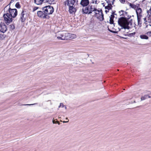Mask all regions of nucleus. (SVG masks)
<instances>
[{"label": "nucleus", "mask_w": 151, "mask_h": 151, "mask_svg": "<svg viewBox=\"0 0 151 151\" xmlns=\"http://www.w3.org/2000/svg\"><path fill=\"white\" fill-rule=\"evenodd\" d=\"M58 35L57 36V38L61 40L72 39L76 37V35L75 34L65 33L63 31L59 32Z\"/></svg>", "instance_id": "nucleus-2"}, {"label": "nucleus", "mask_w": 151, "mask_h": 151, "mask_svg": "<svg viewBox=\"0 0 151 151\" xmlns=\"http://www.w3.org/2000/svg\"><path fill=\"white\" fill-rule=\"evenodd\" d=\"M78 0H69L68 1V5L69 6V12L70 14L75 12L76 11L74 8L75 5L77 4Z\"/></svg>", "instance_id": "nucleus-3"}, {"label": "nucleus", "mask_w": 151, "mask_h": 151, "mask_svg": "<svg viewBox=\"0 0 151 151\" xmlns=\"http://www.w3.org/2000/svg\"><path fill=\"white\" fill-rule=\"evenodd\" d=\"M123 17L119 19L118 24L122 27L121 29H129L130 28L129 26L132 24V19L129 20L131 16H129L127 12L125 11Z\"/></svg>", "instance_id": "nucleus-1"}, {"label": "nucleus", "mask_w": 151, "mask_h": 151, "mask_svg": "<svg viewBox=\"0 0 151 151\" xmlns=\"http://www.w3.org/2000/svg\"><path fill=\"white\" fill-rule=\"evenodd\" d=\"M68 0V1H69V0Z\"/></svg>", "instance_id": "nucleus-47"}, {"label": "nucleus", "mask_w": 151, "mask_h": 151, "mask_svg": "<svg viewBox=\"0 0 151 151\" xmlns=\"http://www.w3.org/2000/svg\"><path fill=\"white\" fill-rule=\"evenodd\" d=\"M90 11H91V13H92L93 12H94L95 14H98V13H99V10H97L95 7L92 5H90Z\"/></svg>", "instance_id": "nucleus-14"}, {"label": "nucleus", "mask_w": 151, "mask_h": 151, "mask_svg": "<svg viewBox=\"0 0 151 151\" xmlns=\"http://www.w3.org/2000/svg\"><path fill=\"white\" fill-rule=\"evenodd\" d=\"M140 37L141 39H142L147 40L148 38V37L147 36L145 35H141Z\"/></svg>", "instance_id": "nucleus-20"}, {"label": "nucleus", "mask_w": 151, "mask_h": 151, "mask_svg": "<svg viewBox=\"0 0 151 151\" xmlns=\"http://www.w3.org/2000/svg\"><path fill=\"white\" fill-rule=\"evenodd\" d=\"M42 11H38L37 12V15L38 17L42 18H46L47 16V13L45 11L43 8H42Z\"/></svg>", "instance_id": "nucleus-7"}, {"label": "nucleus", "mask_w": 151, "mask_h": 151, "mask_svg": "<svg viewBox=\"0 0 151 151\" xmlns=\"http://www.w3.org/2000/svg\"><path fill=\"white\" fill-rule=\"evenodd\" d=\"M37 104V103H35L33 104H26L24 105H28V106H31V105H35Z\"/></svg>", "instance_id": "nucleus-37"}, {"label": "nucleus", "mask_w": 151, "mask_h": 151, "mask_svg": "<svg viewBox=\"0 0 151 151\" xmlns=\"http://www.w3.org/2000/svg\"><path fill=\"white\" fill-rule=\"evenodd\" d=\"M136 10L137 16H142V9L139 6L138 7Z\"/></svg>", "instance_id": "nucleus-15"}, {"label": "nucleus", "mask_w": 151, "mask_h": 151, "mask_svg": "<svg viewBox=\"0 0 151 151\" xmlns=\"http://www.w3.org/2000/svg\"><path fill=\"white\" fill-rule=\"evenodd\" d=\"M61 105H62V107H64L65 109H67L66 107L65 106H64L62 103H60V105L58 107L60 108L61 106Z\"/></svg>", "instance_id": "nucleus-31"}, {"label": "nucleus", "mask_w": 151, "mask_h": 151, "mask_svg": "<svg viewBox=\"0 0 151 151\" xmlns=\"http://www.w3.org/2000/svg\"><path fill=\"white\" fill-rule=\"evenodd\" d=\"M6 35H5L0 33V40L4 39Z\"/></svg>", "instance_id": "nucleus-21"}, {"label": "nucleus", "mask_w": 151, "mask_h": 151, "mask_svg": "<svg viewBox=\"0 0 151 151\" xmlns=\"http://www.w3.org/2000/svg\"><path fill=\"white\" fill-rule=\"evenodd\" d=\"M82 12L83 14H91V11L90 10V5L88 6L83 7L82 9Z\"/></svg>", "instance_id": "nucleus-10"}, {"label": "nucleus", "mask_w": 151, "mask_h": 151, "mask_svg": "<svg viewBox=\"0 0 151 151\" xmlns=\"http://www.w3.org/2000/svg\"><path fill=\"white\" fill-rule=\"evenodd\" d=\"M89 3V0H81L80 4L83 6L86 7L88 5Z\"/></svg>", "instance_id": "nucleus-12"}, {"label": "nucleus", "mask_w": 151, "mask_h": 151, "mask_svg": "<svg viewBox=\"0 0 151 151\" xmlns=\"http://www.w3.org/2000/svg\"><path fill=\"white\" fill-rule=\"evenodd\" d=\"M66 120H68V118H66Z\"/></svg>", "instance_id": "nucleus-45"}, {"label": "nucleus", "mask_w": 151, "mask_h": 151, "mask_svg": "<svg viewBox=\"0 0 151 151\" xmlns=\"http://www.w3.org/2000/svg\"><path fill=\"white\" fill-rule=\"evenodd\" d=\"M15 6L17 8H20V6L19 2H17L15 4Z\"/></svg>", "instance_id": "nucleus-26"}, {"label": "nucleus", "mask_w": 151, "mask_h": 151, "mask_svg": "<svg viewBox=\"0 0 151 151\" xmlns=\"http://www.w3.org/2000/svg\"><path fill=\"white\" fill-rule=\"evenodd\" d=\"M43 8L45 11L47 13V15L52 14L54 12V9L51 6H46Z\"/></svg>", "instance_id": "nucleus-5"}, {"label": "nucleus", "mask_w": 151, "mask_h": 151, "mask_svg": "<svg viewBox=\"0 0 151 151\" xmlns=\"http://www.w3.org/2000/svg\"><path fill=\"white\" fill-rule=\"evenodd\" d=\"M129 4L130 6L135 10H136L138 7L139 6V4H137L136 5H135L134 4H132L131 3H129Z\"/></svg>", "instance_id": "nucleus-16"}, {"label": "nucleus", "mask_w": 151, "mask_h": 151, "mask_svg": "<svg viewBox=\"0 0 151 151\" xmlns=\"http://www.w3.org/2000/svg\"><path fill=\"white\" fill-rule=\"evenodd\" d=\"M52 122L53 124L58 123L59 125L60 124L58 121H55V120H54L53 119L52 120Z\"/></svg>", "instance_id": "nucleus-32"}, {"label": "nucleus", "mask_w": 151, "mask_h": 151, "mask_svg": "<svg viewBox=\"0 0 151 151\" xmlns=\"http://www.w3.org/2000/svg\"><path fill=\"white\" fill-rule=\"evenodd\" d=\"M144 23L143 24V25H144L145 24H147V23L148 22L147 20V18L146 17H145L144 18Z\"/></svg>", "instance_id": "nucleus-28"}, {"label": "nucleus", "mask_w": 151, "mask_h": 151, "mask_svg": "<svg viewBox=\"0 0 151 151\" xmlns=\"http://www.w3.org/2000/svg\"><path fill=\"white\" fill-rule=\"evenodd\" d=\"M91 3L98 4V1L97 0H91V1L90 2V4Z\"/></svg>", "instance_id": "nucleus-27"}, {"label": "nucleus", "mask_w": 151, "mask_h": 151, "mask_svg": "<svg viewBox=\"0 0 151 151\" xmlns=\"http://www.w3.org/2000/svg\"><path fill=\"white\" fill-rule=\"evenodd\" d=\"M114 17V15L113 14L111 15L110 18V23L111 24H114L113 19Z\"/></svg>", "instance_id": "nucleus-17"}, {"label": "nucleus", "mask_w": 151, "mask_h": 151, "mask_svg": "<svg viewBox=\"0 0 151 151\" xmlns=\"http://www.w3.org/2000/svg\"><path fill=\"white\" fill-rule=\"evenodd\" d=\"M147 96H148L147 95H144L143 96H142L141 97V101L147 99Z\"/></svg>", "instance_id": "nucleus-22"}, {"label": "nucleus", "mask_w": 151, "mask_h": 151, "mask_svg": "<svg viewBox=\"0 0 151 151\" xmlns=\"http://www.w3.org/2000/svg\"><path fill=\"white\" fill-rule=\"evenodd\" d=\"M44 0V2H45V1H46L47 0Z\"/></svg>", "instance_id": "nucleus-46"}, {"label": "nucleus", "mask_w": 151, "mask_h": 151, "mask_svg": "<svg viewBox=\"0 0 151 151\" xmlns=\"http://www.w3.org/2000/svg\"><path fill=\"white\" fill-rule=\"evenodd\" d=\"M9 28L10 29V30H12L14 29L15 26L13 24H11L9 26Z\"/></svg>", "instance_id": "nucleus-24"}, {"label": "nucleus", "mask_w": 151, "mask_h": 151, "mask_svg": "<svg viewBox=\"0 0 151 151\" xmlns=\"http://www.w3.org/2000/svg\"><path fill=\"white\" fill-rule=\"evenodd\" d=\"M119 1L122 4H124L125 2V0H119Z\"/></svg>", "instance_id": "nucleus-36"}, {"label": "nucleus", "mask_w": 151, "mask_h": 151, "mask_svg": "<svg viewBox=\"0 0 151 151\" xmlns=\"http://www.w3.org/2000/svg\"><path fill=\"white\" fill-rule=\"evenodd\" d=\"M38 8H39L38 7H34V8L33 9L32 12H34V11H35L37 10V9H38Z\"/></svg>", "instance_id": "nucleus-34"}, {"label": "nucleus", "mask_w": 151, "mask_h": 151, "mask_svg": "<svg viewBox=\"0 0 151 151\" xmlns=\"http://www.w3.org/2000/svg\"><path fill=\"white\" fill-rule=\"evenodd\" d=\"M43 1H44V0H34L35 3L37 5L42 4Z\"/></svg>", "instance_id": "nucleus-18"}, {"label": "nucleus", "mask_w": 151, "mask_h": 151, "mask_svg": "<svg viewBox=\"0 0 151 151\" xmlns=\"http://www.w3.org/2000/svg\"><path fill=\"white\" fill-rule=\"evenodd\" d=\"M11 3H10V2L9 3V4L8 5H7V6H6L5 8H4V9L8 6H9V8H10V4H11Z\"/></svg>", "instance_id": "nucleus-39"}, {"label": "nucleus", "mask_w": 151, "mask_h": 151, "mask_svg": "<svg viewBox=\"0 0 151 151\" xmlns=\"http://www.w3.org/2000/svg\"><path fill=\"white\" fill-rule=\"evenodd\" d=\"M7 28L6 25L4 23H1L0 24V31L2 33L5 32L7 30Z\"/></svg>", "instance_id": "nucleus-11"}, {"label": "nucleus", "mask_w": 151, "mask_h": 151, "mask_svg": "<svg viewBox=\"0 0 151 151\" xmlns=\"http://www.w3.org/2000/svg\"><path fill=\"white\" fill-rule=\"evenodd\" d=\"M95 15L101 21H103L104 19V15L101 10H99V13L98 14H95Z\"/></svg>", "instance_id": "nucleus-8"}, {"label": "nucleus", "mask_w": 151, "mask_h": 151, "mask_svg": "<svg viewBox=\"0 0 151 151\" xmlns=\"http://www.w3.org/2000/svg\"><path fill=\"white\" fill-rule=\"evenodd\" d=\"M134 102L135 103V101H134Z\"/></svg>", "instance_id": "nucleus-49"}, {"label": "nucleus", "mask_w": 151, "mask_h": 151, "mask_svg": "<svg viewBox=\"0 0 151 151\" xmlns=\"http://www.w3.org/2000/svg\"><path fill=\"white\" fill-rule=\"evenodd\" d=\"M147 34L148 36L151 37V31L147 32Z\"/></svg>", "instance_id": "nucleus-33"}, {"label": "nucleus", "mask_w": 151, "mask_h": 151, "mask_svg": "<svg viewBox=\"0 0 151 151\" xmlns=\"http://www.w3.org/2000/svg\"><path fill=\"white\" fill-rule=\"evenodd\" d=\"M148 95V96H147V98H151V96H150V95Z\"/></svg>", "instance_id": "nucleus-43"}, {"label": "nucleus", "mask_w": 151, "mask_h": 151, "mask_svg": "<svg viewBox=\"0 0 151 151\" xmlns=\"http://www.w3.org/2000/svg\"><path fill=\"white\" fill-rule=\"evenodd\" d=\"M68 122V120L67 121H64L63 122V123H66V122Z\"/></svg>", "instance_id": "nucleus-44"}, {"label": "nucleus", "mask_w": 151, "mask_h": 151, "mask_svg": "<svg viewBox=\"0 0 151 151\" xmlns=\"http://www.w3.org/2000/svg\"><path fill=\"white\" fill-rule=\"evenodd\" d=\"M3 17L5 22L7 24H8L12 21V18L8 14V13L4 14L3 15Z\"/></svg>", "instance_id": "nucleus-6"}, {"label": "nucleus", "mask_w": 151, "mask_h": 151, "mask_svg": "<svg viewBox=\"0 0 151 151\" xmlns=\"http://www.w3.org/2000/svg\"><path fill=\"white\" fill-rule=\"evenodd\" d=\"M27 16V13L24 9L23 10L20 15V20L22 22L25 21Z\"/></svg>", "instance_id": "nucleus-9"}, {"label": "nucleus", "mask_w": 151, "mask_h": 151, "mask_svg": "<svg viewBox=\"0 0 151 151\" xmlns=\"http://www.w3.org/2000/svg\"><path fill=\"white\" fill-rule=\"evenodd\" d=\"M142 16H137V22L138 24L141 25L142 24V21L141 20V18Z\"/></svg>", "instance_id": "nucleus-19"}, {"label": "nucleus", "mask_w": 151, "mask_h": 151, "mask_svg": "<svg viewBox=\"0 0 151 151\" xmlns=\"http://www.w3.org/2000/svg\"><path fill=\"white\" fill-rule=\"evenodd\" d=\"M147 22L150 24L149 25L151 26V19H149L147 20Z\"/></svg>", "instance_id": "nucleus-35"}, {"label": "nucleus", "mask_w": 151, "mask_h": 151, "mask_svg": "<svg viewBox=\"0 0 151 151\" xmlns=\"http://www.w3.org/2000/svg\"><path fill=\"white\" fill-rule=\"evenodd\" d=\"M108 29L111 32H112L114 33H117V31H112L111 30H110L109 29Z\"/></svg>", "instance_id": "nucleus-38"}, {"label": "nucleus", "mask_w": 151, "mask_h": 151, "mask_svg": "<svg viewBox=\"0 0 151 151\" xmlns=\"http://www.w3.org/2000/svg\"><path fill=\"white\" fill-rule=\"evenodd\" d=\"M119 13L120 16H124V13H125V11L122 10L120 11H119Z\"/></svg>", "instance_id": "nucleus-23"}, {"label": "nucleus", "mask_w": 151, "mask_h": 151, "mask_svg": "<svg viewBox=\"0 0 151 151\" xmlns=\"http://www.w3.org/2000/svg\"><path fill=\"white\" fill-rule=\"evenodd\" d=\"M148 13L147 17L148 16H151V9L147 12Z\"/></svg>", "instance_id": "nucleus-29"}, {"label": "nucleus", "mask_w": 151, "mask_h": 151, "mask_svg": "<svg viewBox=\"0 0 151 151\" xmlns=\"http://www.w3.org/2000/svg\"><path fill=\"white\" fill-rule=\"evenodd\" d=\"M87 55H88V57L89 56V55L88 54H87Z\"/></svg>", "instance_id": "nucleus-48"}, {"label": "nucleus", "mask_w": 151, "mask_h": 151, "mask_svg": "<svg viewBox=\"0 0 151 151\" xmlns=\"http://www.w3.org/2000/svg\"><path fill=\"white\" fill-rule=\"evenodd\" d=\"M17 0H12L10 2V3H12L13 2H14L15 1H17Z\"/></svg>", "instance_id": "nucleus-42"}, {"label": "nucleus", "mask_w": 151, "mask_h": 151, "mask_svg": "<svg viewBox=\"0 0 151 151\" xmlns=\"http://www.w3.org/2000/svg\"><path fill=\"white\" fill-rule=\"evenodd\" d=\"M107 6H108V5L107 6H106L105 8V9H106V10L105 11V12L106 13H107L109 12V11L110 9H111H111H109V8L108 7H107Z\"/></svg>", "instance_id": "nucleus-25"}, {"label": "nucleus", "mask_w": 151, "mask_h": 151, "mask_svg": "<svg viewBox=\"0 0 151 151\" xmlns=\"http://www.w3.org/2000/svg\"><path fill=\"white\" fill-rule=\"evenodd\" d=\"M54 1V0H47L45 1V2H48L49 3H52Z\"/></svg>", "instance_id": "nucleus-30"}, {"label": "nucleus", "mask_w": 151, "mask_h": 151, "mask_svg": "<svg viewBox=\"0 0 151 151\" xmlns=\"http://www.w3.org/2000/svg\"><path fill=\"white\" fill-rule=\"evenodd\" d=\"M108 3V7L109 9H111L112 7V5L114 4V2L115 0H105Z\"/></svg>", "instance_id": "nucleus-13"}, {"label": "nucleus", "mask_w": 151, "mask_h": 151, "mask_svg": "<svg viewBox=\"0 0 151 151\" xmlns=\"http://www.w3.org/2000/svg\"><path fill=\"white\" fill-rule=\"evenodd\" d=\"M143 25L145 26V28H147L148 25L147 24H145L144 25Z\"/></svg>", "instance_id": "nucleus-41"}, {"label": "nucleus", "mask_w": 151, "mask_h": 151, "mask_svg": "<svg viewBox=\"0 0 151 151\" xmlns=\"http://www.w3.org/2000/svg\"><path fill=\"white\" fill-rule=\"evenodd\" d=\"M6 13H8V14L12 18H14L17 14V11L16 9H12L10 8H9Z\"/></svg>", "instance_id": "nucleus-4"}, {"label": "nucleus", "mask_w": 151, "mask_h": 151, "mask_svg": "<svg viewBox=\"0 0 151 151\" xmlns=\"http://www.w3.org/2000/svg\"><path fill=\"white\" fill-rule=\"evenodd\" d=\"M149 19H151V16H148L147 17V20Z\"/></svg>", "instance_id": "nucleus-40"}]
</instances>
